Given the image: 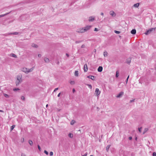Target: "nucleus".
Wrapping results in <instances>:
<instances>
[{
  "label": "nucleus",
  "instance_id": "obj_49",
  "mask_svg": "<svg viewBox=\"0 0 156 156\" xmlns=\"http://www.w3.org/2000/svg\"><path fill=\"white\" fill-rule=\"evenodd\" d=\"M60 94H61V93H59L58 94V97H60Z\"/></svg>",
  "mask_w": 156,
  "mask_h": 156
},
{
  "label": "nucleus",
  "instance_id": "obj_51",
  "mask_svg": "<svg viewBox=\"0 0 156 156\" xmlns=\"http://www.w3.org/2000/svg\"><path fill=\"white\" fill-rule=\"evenodd\" d=\"M128 79H126V83H127V82H128Z\"/></svg>",
  "mask_w": 156,
  "mask_h": 156
},
{
  "label": "nucleus",
  "instance_id": "obj_33",
  "mask_svg": "<svg viewBox=\"0 0 156 156\" xmlns=\"http://www.w3.org/2000/svg\"><path fill=\"white\" fill-rule=\"evenodd\" d=\"M70 83L71 85H73L75 84V82L73 81H71L70 82Z\"/></svg>",
  "mask_w": 156,
  "mask_h": 156
},
{
  "label": "nucleus",
  "instance_id": "obj_24",
  "mask_svg": "<svg viewBox=\"0 0 156 156\" xmlns=\"http://www.w3.org/2000/svg\"><path fill=\"white\" fill-rule=\"evenodd\" d=\"M75 75L76 76H78V71H75Z\"/></svg>",
  "mask_w": 156,
  "mask_h": 156
},
{
  "label": "nucleus",
  "instance_id": "obj_17",
  "mask_svg": "<svg viewBox=\"0 0 156 156\" xmlns=\"http://www.w3.org/2000/svg\"><path fill=\"white\" fill-rule=\"evenodd\" d=\"M119 75V71H117L116 73L115 77L117 78Z\"/></svg>",
  "mask_w": 156,
  "mask_h": 156
},
{
  "label": "nucleus",
  "instance_id": "obj_2",
  "mask_svg": "<svg viewBox=\"0 0 156 156\" xmlns=\"http://www.w3.org/2000/svg\"><path fill=\"white\" fill-rule=\"evenodd\" d=\"M22 81V75H18L17 76V80L15 83L16 86H18Z\"/></svg>",
  "mask_w": 156,
  "mask_h": 156
},
{
  "label": "nucleus",
  "instance_id": "obj_21",
  "mask_svg": "<svg viewBox=\"0 0 156 156\" xmlns=\"http://www.w3.org/2000/svg\"><path fill=\"white\" fill-rule=\"evenodd\" d=\"M104 55L105 57H107L108 56V52L105 51H104Z\"/></svg>",
  "mask_w": 156,
  "mask_h": 156
},
{
  "label": "nucleus",
  "instance_id": "obj_10",
  "mask_svg": "<svg viewBox=\"0 0 156 156\" xmlns=\"http://www.w3.org/2000/svg\"><path fill=\"white\" fill-rule=\"evenodd\" d=\"M131 62V58H128L126 60V62L128 64H129Z\"/></svg>",
  "mask_w": 156,
  "mask_h": 156
},
{
  "label": "nucleus",
  "instance_id": "obj_14",
  "mask_svg": "<svg viewBox=\"0 0 156 156\" xmlns=\"http://www.w3.org/2000/svg\"><path fill=\"white\" fill-rule=\"evenodd\" d=\"M44 61L46 63H49V59L47 58H44Z\"/></svg>",
  "mask_w": 156,
  "mask_h": 156
},
{
  "label": "nucleus",
  "instance_id": "obj_32",
  "mask_svg": "<svg viewBox=\"0 0 156 156\" xmlns=\"http://www.w3.org/2000/svg\"><path fill=\"white\" fill-rule=\"evenodd\" d=\"M82 41H76L75 42L76 44L82 42Z\"/></svg>",
  "mask_w": 156,
  "mask_h": 156
},
{
  "label": "nucleus",
  "instance_id": "obj_5",
  "mask_svg": "<svg viewBox=\"0 0 156 156\" xmlns=\"http://www.w3.org/2000/svg\"><path fill=\"white\" fill-rule=\"evenodd\" d=\"M124 94V92H121L119 94L116 96L117 98H120Z\"/></svg>",
  "mask_w": 156,
  "mask_h": 156
},
{
  "label": "nucleus",
  "instance_id": "obj_27",
  "mask_svg": "<svg viewBox=\"0 0 156 156\" xmlns=\"http://www.w3.org/2000/svg\"><path fill=\"white\" fill-rule=\"evenodd\" d=\"M4 95L7 98H8L9 97V96L6 94L4 93Z\"/></svg>",
  "mask_w": 156,
  "mask_h": 156
},
{
  "label": "nucleus",
  "instance_id": "obj_11",
  "mask_svg": "<svg viewBox=\"0 0 156 156\" xmlns=\"http://www.w3.org/2000/svg\"><path fill=\"white\" fill-rule=\"evenodd\" d=\"M94 20V17L92 16H90L89 18V21H93Z\"/></svg>",
  "mask_w": 156,
  "mask_h": 156
},
{
  "label": "nucleus",
  "instance_id": "obj_22",
  "mask_svg": "<svg viewBox=\"0 0 156 156\" xmlns=\"http://www.w3.org/2000/svg\"><path fill=\"white\" fill-rule=\"evenodd\" d=\"M68 136L70 138H72L73 137V134L70 133H69V134L68 135Z\"/></svg>",
  "mask_w": 156,
  "mask_h": 156
},
{
  "label": "nucleus",
  "instance_id": "obj_20",
  "mask_svg": "<svg viewBox=\"0 0 156 156\" xmlns=\"http://www.w3.org/2000/svg\"><path fill=\"white\" fill-rule=\"evenodd\" d=\"M110 147V145H107L106 146V150L107 151V152L108 151Z\"/></svg>",
  "mask_w": 156,
  "mask_h": 156
},
{
  "label": "nucleus",
  "instance_id": "obj_18",
  "mask_svg": "<svg viewBox=\"0 0 156 156\" xmlns=\"http://www.w3.org/2000/svg\"><path fill=\"white\" fill-rule=\"evenodd\" d=\"M28 143L30 146H32L33 144V143L32 140H29L28 141Z\"/></svg>",
  "mask_w": 156,
  "mask_h": 156
},
{
  "label": "nucleus",
  "instance_id": "obj_15",
  "mask_svg": "<svg viewBox=\"0 0 156 156\" xmlns=\"http://www.w3.org/2000/svg\"><path fill=\"white\" fill-rule=\"evenodd\" d=\"M34 67H33L32 68H31V69H28V73L30 72H32L34 70Z\"/></svg>",
  "mask_w": 156,
  "mask_h": 156
},
{
  "label": "nucleus",
  "instance_id": "obj_13",
  "mask_svg": "<svg viewBox=\"0 0 156 156\" xmlns=\"http://www.w3.org/2000/svg\"><path fill=\"white\" fill-rule=\"evenodd\" d=\"M136 33V31L135 29H133L131 31V33L133 34H135Z\"/></svg>",
  "mask_w": 156,
  "mask_h": 156
},
{
  "label": "nucleus",
  "instance_id": "obj_34",
  "mask_svg": "<svg viewBox=\"0 0 156 156\" xmlns=\"http://www.w3.org/2000/svg\"><path fill=\"white\" fill-rule=\"evenodd\" d=\"M114 32H115V33L116 34H119L120 33V31H117V30H115L114 31Z\"/></svg>",
  "mask_w": 156,
  "mask_h": 156
},
{
  "label": "nucleus",
  "instance_id": "obj_1",
  "mask_svg": "<svg viewBox=\"0 0 156 156\" xmlns=\"http://www.w3.org/2000/svg\"><path fill=\"white\" fill-rule=\"evenodd\" d=\"M91 27V26H87L86 27L78 30L76 32L78 33H83L87 31L90 29Z\"/></svg>",
  "mask_w": 156,
  "mask_h": 156
},
{
  "label": "nucleus",
  "instance_id": "obj_50",
  "mask_svg": "<svg viewBox=\"0 0 156 156\" xmlns=\"http://www.w3.org/2000/svg\"><path fill=\"white\" fill-rule=\"evenodd\" d=\"M75 91V90L74 89H73V93H74Z\"/></svg>",
  "mask_w": 156,
  "mask_h": 156
},
{
  "label": "nucleus",
  "instance_id": "obj_45",
  "mask_svg": "<svg viewBox=\"0 0 156 156\" xmlns=\"http://www.w3.org/2000/svg\"><path fill=\"white\" fill-rule=\"evenodd\" d=\"M58 88H56L54 90V92H55V91H56L57 90H58Z\"/></svg>",
  "mask_w": 156,
  "mask_h": 156
},
{
  "label": "nucleus",
  "instance_id": "obj_59",
  "mask_svg": "<svg viewBox=\"0 0 156 156\" xmlns=\"http://www.w3.org/2000/svg\"><path fill=\"white\" fill-rule=\"evenodd\" d=\"M48 104H47L46 105V107H47L48 106Z\"/></svg>",
  "mask_w": 156,
  "mask_h": 156
},
{
  "label": "nucleus",
  "instance_id": "obj_6",
  "mask_svg": "<svg viewBox=\"0 0 156 156\" xmlns=\"http://www.w3.org/2000/svg\"><path fill=\"white\" fill-rule=\"evenodd\" d=\"M28 69L26 68H23L22 69V71L27 74L28 73Z\"/></svg>",
  "mask_w": 156,
  "mask_h": 156
},
{
  "label": "nucleus",
  "instance_id": "obj_16",
  "mask_svg": "<svg viewBox=\"0 0 156 156\" xmlns=\"http://www.w3.org/2000/svg\"><path fill=\"white\" fill-rule=\"evenodd\" d=\"M31 46L33 47L36 48H37L38 47V46L37 45L35 44H34V43L32 44L31 45Z\"/></svg>",
  "mask_w": 156,
  "mask_h": 156
},
{
  "label": "nucleus",
  "instance_id": "obj_40",
  "mask_svg": "<svg viewBox=\"0 0 156 156\" xmlns=\"http://www.w3.org/2000/svg\"><path fill=\"white\" fill-rule=\"evenodd\" d=\"M135 100V99H133V100H131L129 102H130V103L133 102Z\"/></svg>",
  "mask_w": 156,
  "mask_h": 156
},
{
  "label": "nucleus",
  "instance_id": "obj_23",
  "mask_svg": "<svg viewBox=\"0 0 156 156\" xmlns=\"http://www.w3.org/2000/svg\"><path fill=\"white\" fill-rule=\"evenodd\" d=\"M139 3H137L134 4L133 5V6L135 7H138L139 6Z\"/></svg>",
  "mask_w": 156,
  "mask_h": 156
},
{
  "label": "nucleus",
  "instance_id": "obj_56",
  "mask_svg": "<svg viewBox=\"0 0 156 156\" xmlns=\"http://www.w3.org/2000/svg\"><path fill=\"white\" fill-rule=\"evenodd\" d=\"M96 50L95 49H94V52H96Z\"/></svg>",
  "mask_w": 156,
  "mask_h": 156
},
{
  "label": "nucleus",
  "instance_id": "obj_38",
  "mask_svg": "<svg viewBox=\"0 0 156 156\" xmlns=\"http://www.w3.org/2000/svg\"><path fill=\"white\" fill-rule=\"evenodd\" d=\"M142 129V127L139 128L138 129V130L140 133L141 132V130Z\"/></svg>",
  "mask_w": 156,
  "mask_h": 156
},
{
  "label": "nucleus",
  "instance_id": "obj_47",
  "mask_svg": "<svg viewBox=\"0 0 156 156\" xmlns=\"http://www.w3.org/2000/svg\"><path fill=\"white\" fill-rule=\"evenodd\" d=\"M129 140H131L132 139V137L131 136L129 137Z\"/></svg>",
  "mask_w": 156,
  "mask_h": 156
},
{
  "label": "nucleus",
  "instance_id": "obj_46",
  "mask_svg": "<svg viewBox=\"0 0 156 156\" xmlns=\"http://www.w3.org/2000/svg\"><path fill=\"white\" fill-rule=\"evenodd\" d=\"M87 152L86 153H85L83 155H82V156H87Z\"/></svg>",
  "mask_w": 156,
  "mask_h": 156
},
{
  "label": "nucleus",
  "instance_id": "obj_29",
  "mask_svg": "<svg viewBox=\"0 0 156 156\" xmlns=\"http://www.w3.org/2000/svg\"><path fill=\"white\" fill-rule=\"evenodd\" d=\"M75 122V121L73 120H72L71 122H70V124L71 125H73V124H74V123Z\"/></svg>",
  "mask_w": 156,
  "mask_h": 156
},
{
  "label": "nucleus",
  "instance_id": "obj_36",
  "mask_svg": "<svg viewBox=\"0 0 156 156\" xmlns=\"http://www.w3.org/2000/svg\"><path fill=\"white\" fill-rule=\"evenodd\" d=\"M37 147H38V148L39 150L40 151H41V147H40V146L39 145H38V146H37Z\"/></svg>",
  "mask_w": 156,
  "mask_h": 156
},
{
  "label": "nucleus",
  "instance_id": "obj_9",
  "mask_svg": "<svg viewBox=\"0 0 156 156\" xmlns=\"http://www.w3.org/2000/svg\"><path fill=\"white\" fill-rule=\"evenodd\" d=\"M110 14L112 16H116V14L115 12L113 11H111L110 12Z\"/></svg>",
  "mask_w": 156,
  "mask_h": 156
},
{
  "label": "nucleus",
  "instance_id": "obj_30",
  "mask_svg": "<svg viewBox=\"0 0 156 156\" xmlns=\"http://www.w3.org/2000/svg\"><path fill=\"white\" fill-rule=\"evenodd\" d=\"M15 127V125H13L11 126V129H10L11 131H12L14 129Z\"/></svg>",
  "mask_w": 156,
  "mask_h": 156
},
{
  "label": "nucleus",
  "instance_id": "obj_35",
  "mask_svg": "<svg viewBox=\"0 0 156 156\" xmlns=\"http://www.w3.org/2000/svg\"><path fill=\"white\" fill-rule=\"evenodd\" d=\"M21 99L22 100H23V101H24L25 100V97L23 96H22L21 97Z\"/></svg>",
  "mask_w": 156,
  "mask_h": 156
},
{
  "label": "nucleus",
  "instance_id": "obj_12",
  "mask_svg": "<svg viewBox=\"0 0 156 156\" xmlns=\"http://www.w3.org/2000/svg\"><path fill=\"white\" fill-rule=\"evenodd\" d=\"M103 67L101 66L98 67V71L99 72H101L102 71Z\"/></svg>",
  "mask_w": 156,
  "mask_h": 156
},
{
  "label": "nucleus",
  "instance_id": "obj_25",
  "mask_svg": "<svg viewBox=\"0 0 156 156\" xmlns=\"http://www.w3.org/2000/svg\"><path fill=\"white\" fill-rule=\"evenodd\" d=\"M148 130V129L147 128H145L144 129V131H143V134H144L146 132H147Z\"/></svg>",
  "mask_w": 156,
  "mask_h": 156
},
{
  "label": "nucleus",
  "instance_id": "obj_54",
  "mask_svg": "<svg viewBox=\"0 0 156 156\" xmlns=\"http://www.w3.org/2000/svg\"><path fill=\"white\" fill-rule=\"evenodd\" d=\"M101 15L102 16H103L104 15V13L103 12H101Z\"/></svg>",
  "mask_w": 156,
  "mask_h": 156
},
{
  "label": "nucleus",
  "instance_id": "obj_26",
  "mask_svg": "<svg viewBox=\"0 0 156 156\" xmlns=\"http://www.w3.org/2000/svg\"><path fill=\"white\" fill-rule=\"evenodd\" d=\"M9 13H6V14H2V15H0V18L1 17H3V16H5L8 15Z\"/></svg>",
  "mask_w": 156,
  "mask_h": 156
},
{
  "label": "nucleus",
  "instance_id": "obj_48",
  "mask_svg": "<svg viewBox=\"0 0 156 156\" xmlns=\"http://www.w3.org/2000/svg\"><path fill=\"white\" fill-rule=\"evenodd\" d=\"M38 56L39 57H41V55L40 54H39L38 55Z\"/></svg>",
  "mask_w": 156,
  "mask_h": 156
},
{
  "label": "nucleus",
  "instance_id": "obj_19",
  "mask_svg": "<svg viewBox=\"0 0 156 156\" xmlns=\"http://www.w3.org/2000/svg\"><path fill=\"white\" fill-rule=\"evenodd\" d=\"M11 56L16 58H17V56L15 54L13 53L11 54Z\"/></svg>",
  "mask_w": 156,
  "mask_h": 156
},
{
  "label": "nucleus",
  "instance_id": "obj_4",
  "mask_svg": "<svg viewBox=\"0 0 156 156\" xmlns=\"http://www.w3.org/2000/svg\"><path fill=\"white\" fill-rule=\"evenodd\" d=\"M95 94H96V95L97 96H98L101 93L100 91L99 90V89L98 88L96 89L95 90Z\"/></svg>",
  "mask_w": 156,
  "mask_h": 156
},
{
  "label": "nucleus",
  "instance_id": "obj_61",
  "mask_svg": "<svg viewBox=\"0 0 156 156\" xmlns=\"http://www.w3.org/2000/svg\"><path fill=\"white\" fill-rule=\"evenodd\" d=\"M90 156H93V155H91Z\"/></svg>",
  "mask_w": 156,
  "mask_h": 156
},
{
  "label": "nucleus",
  "instance_id": "obj_60",
  "mask_svg": "<svg viewBox=\"0 0 156 156\" xmlns=\"http://www.w3.org/2000/svg\"><path fill=\"white\" fill-rule=\"evenodd\" d=\"M136 140H137V137H136V139H135Z\"/></svg>",
  "mask_w": 156,
  "mask_h": 156
},
{
  "label": "nucleus",
  "instance_id": "obj_43",
  "mask_svg": "<svg viewBox=\"0 0 156 156\" xmlns=\"http://www.w3.org/2000/svg\"><path fill=\"white\" fill-rule=\"evenodd\" d=\"M94 30V31H98V28H95Z\"/></svg>",
  "mask_w": 156,
  "mask_h": 156
},
{
  "label": "nucleus",
  "instance_id": "obj_58",
  "mask_svg": "<svg viewBox=\"0 0 156 156\" xmlns=\"http://www.w3.org/2000/svg\"><path fill=\"white\" fill-rule=\"evenodd\" d=\"M129 76H128L127 77V79H128L129 78Z\"/></svg>",
  "mask_w": 156,
  "mask_h": 156
},
{
  "label": "nucleus",
  "instance_id": "obj_31",
  "mask_svg": "<svg viewBox=\"0 0 156 156\" xmlns=\"http://www.w3.org/2000/svg\"><path fill=\"white\" fill-rule=\"evenodd\" d=\"M18 34V32H14L13 33H9V34H14V35H16V34Z\"/></svg>",
  "mask_w": 156,
  "mask_h": 156
},
{
  "label": "nucleus",
  "instance_id": "obj_41",
  "mask_svg": "<svg viewBox=\"0 0 156 156\" xmlns=\"http://www.w3.org/2000/svg\"><path fill=\"white\" fill-rule=\"evenodd\" d=\"M53 152H52V151L50 152V154H49L50 155V156L53 155Z\"/></svg>",
  "mask_w": 156,
  "mask_h": 156
},
{
  "label": "nucleus",
  "instance_id": "obj_39",
  "mask_svg": "<svg viewBox=\"0 0 156 156\" xmlns=\"http://www.w3.org/2000/svg\"><path fill=\"white\" fill-rule=\"evenodd\" d=\"M85 47V46L84 44H83L81 45V48H84Z\"/></svg>",
  "mask_w": 156,
  "mask_h": 156
},
{
  "label": "nucleus",
  "instance_id": "obj_7",
  "mask_svg": "<svg viewBox=\"0 0 156 156\" xmlns=\"http://www.w3.org/2000/svg\"><path fill=\"white\" fill-rule=\"evenodd\" d=\"M87 77L91 79L92 80H94L95 77L93 76L90 75L87 76Z\"/></svg>",
  "mask_w": 156,
  "mask_h": 156
},
{
  "label": "nucleus",
  "instance_id": "obj_3",
  "mask_svg": "<svg viewBox=\"0 0 156 156\" xmlns=\"http://www.w3.org/2000/svg\"><path fill=\"white\" fill-rule=\"evenodd\" d=\"M155 29V28H151L149 29L148 30H147L145 33V34L147 35L148 34H150L151 31H152L153 30H154Z\"/></svg>",
  "mask_w": 156,
  "mask_h": 156
},
{
  "label": "nucleus",
  "instance_id": "obj_52",
  "mask_svg": "<svg viewBox=\"0 0 156 156\" xmlns=\"http://www.w3.org/2000/svg\"><path fill=\"white\" fill-rule=\"evenodd\" d=\"M21 156H26L24 154L22 153L21 154Z\"/></svg>",
  "mask_w": 156,
  "mask_h": 156
},
{
  "label": "nucleus",
  "instance_id": "obj_53",
  "mask_svg": "<svg viewBox=\"0 0 156 156\" xmlns=\"http://www.w3.org/2000/svg\"><path fill=\"white\" fill-rule=\"evenodd\" d=\"M66 55L68 57H69V54H67V53H66Z\"/></svg>",
  "mask_w": 156,
  "mask_h": 156
},
{
  "label": "nucleus",
  "instance_id": "obj_55",
  "mask_svg": "<svg viewBox=\"0 0 156 156\" xmlns=\"http://www.w3.org/2000/svg\"><path fill=\"white\" fill-rule=\"evenodd\" d=\"M0 112H3V111H2V110H0Z\"/></svg>",
  "mask_w": 156,
  "mask_h": 156
},
{
  "label": "nucleus",
  "instance_id": "obj_57",
  "mask_svg": "<svg viewBox=\"0 0 156 156\" xmlns=\"http://www.w3.org/2000/svg\"><path fill=\"white\" fill-rule=\"evenodd\" d=\"M59 61H58V62H57V64H59Z\"/></svg>",
  "mask_w": 156,
  "mask_h": 156
},
{
  "label": "nucleus",
  "instance_id": "obj_8",
  "mask_svg": "<svg viewBox=\"0 0 156 156\" xmlns=\"http://www.w3.org/2000/svg\"><path fill=\"white\" fill-rule=\"evenodd\" d=\"M83 69L84 70V71L85 72H86L88 70V68L87 65L86 64H85L84 65V66H83Z\"/></svg>",
  "mask_w": 156,
  "mask_h": 156
},
{
  "label": "nucleus",
  "instance_id": "obj_42",
  "mask_svg": "<svg viewBox=\"0 0 156 156\" xmlns=\"http://www.w3.org/2000/svg\"><path fill=\"white\" fill-rule=\"evenodd\" d=\"M153 156H156V153L155 152L153 153Z\"/></svg>",
  "mask_w": 156,
  "mask_h": 156
},
{
  "label": "nucleus",
  "instance_id": "obj_28",
  "mask_svg": "<svg viewBox=\"0 0 156 156\" xmlns=\"http://www.w3.org/2000/svg\"><path fill=\"white\" fill-rule=\"evenodd\" d=\"M20 90V89L18 88H15L13 89V90L14 91H16Z\"/></svg>",
  "mask_w": 156,
  "mask_h": 156
},
{
  "label": "nucleus",
  "instance_id": "obj_37",
  "mask_svg": "<svg viewBox=\"0 0 156 156\" xmlns=\"http://www.w3.org/2000/svg\"><path fill=\"white\" fill-rule=\"evenodd\" d=\"M44 153L47 155H48V152L46 150H44Z\"/></svg>",
  "mask_w": 156,
  "mask_h": 156
},
{
  "label": "nucleus",
  "instance_id": "obj_44",
  "mask_svg": "<svg viewBox=\"0 0 156 156\" xmlns=\"http://www.w3.org/2000/svg\"><path fill=\"white\" fill-rule=\"evenodd\" d=\"M88 85L89 86V87L91 89L92 88V86L90 84H88Z\"/></svg>",
  "mask_w": 156,
  "mask_h": 156
}]
</instances>
